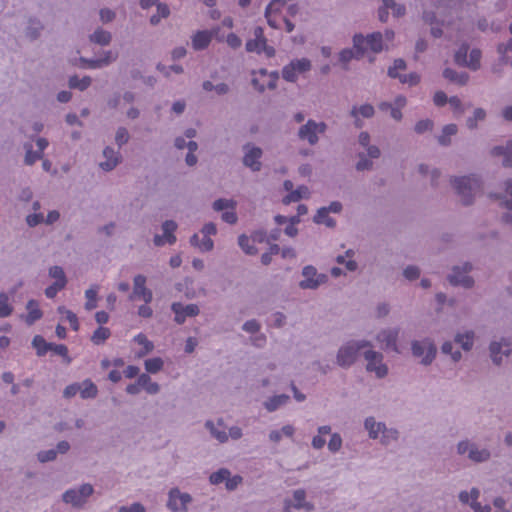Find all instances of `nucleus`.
I'll list each match as a JSON object with an SVG mask.
<instances>
[{"instance_id":"obj_12","label":"nucleus","mask_w":512,"mask_h":512,"mask_svg":"<svg viewBox=\"0 0 512 512\" xmlns=\"http://www.w3.org/2000/svg\"><path fill=\"white\" fill-rule=\"evenodd\" d=\"M399 335V329L398 328H390V329H384L381 330L377 336V341L384 344L385 349H390L394 352H399L397 347V340Z\"/></svg>"},{"instance_id":"obj_15","label":"nucleus","mask_w":512,"mask_h":512,"mask_svg":"<svg viewBox=\"0 0 512 512\" xmlns=\"http://www.w3.org/2000/svg\"><path fill=\"white\" fill-rule=\"evenodd\" d=\"M491 155L495 157L503 156L502 165L504 167H512V140H508L505 145L493 147Z\"/></svg>"},{"instance_id":"obj_17","label":"nucleus","mask_w":512,"mask_h":512,"mask_svg":"<svg viewBox=\"0 0 512 512\" xmlns=\"http://www.w3.org/2000/svg\"><path fill=\"white\" fill-rule=\"evenodd\" d=\"M44 29L42 22L35 18L30 17L28 19L27 27L25 29V35L30 41H35L41 36V32Z\"/></svg>"},{"instance_id":"obj_4","label":"nucleus","mask_w":512,"mask_h":512,"mask_svg":"<svg viewBox=\"0 0 512 512\" xmlns=\"http://www.w3.org/2000/svg\"><path fill=\"white\" fill-rule=\"evenodd\" d=\"M412 355L416 358H421V364L430 365L437 354V348L430 338L423 340H414L411 342Z\"/></svg>"},{"instance_id":"obj_5","label":"nucleus","mask_w":512,"mask_h":512,"mask_svg":"<svg viewBox=\"0 0 512 512\" xmlns=\"http://www.w3.org/2000/svg\"><path fill=\"white\" fill-rule=\"evenodd\" d=\"M94 492L91 484H82L78 489H69L62 495V500L66 504H71L75 508H82L89 496Z\"/></svg>"},{"instance_id":"obj_29","label":"nucleus","mask_w":512,"mask_h":512,"mask_svg":"<svg viewBox=\"0 0 512 512\" xmlns=\"http://www.w3.org/2000/svg\"><path fill=\"white\" fill-rule=\"evenodd\" d=\"M487 113L483 108H475L473 115L468 117L466 120V126L469 130H475L478 127V122H482L486 119Z\"/></svg>"},{"instance_id":"obj_62","label":"nucleus","mask_w":512,"mask_h":512,"mask_svg":"<svg viewBox=\"0 0 512 512\" xmlns=\"http://www.w3.org/2000/svg\"><path fill=\"white\" fill-rule=\"evenodd\" d=\"M342 447V438L340 434L334 433L331 435L330 441L328 443V449L335 453L338 452Z\"/></svg>"},{"instance_id":"obj_43","label":"nucleus","mask_w":512,"mask_h":512,"mask_svg":"<svg viewBox=\"0 0 512 512\" xmlns=\"http://www.w3.org/2000/svg\"><path fill=\"white\" fill-rule=\"evenodd\" d=\"M24 149L26 150L24 163L26 165H33L37 160L41 159L43 156L41 152L33 151L32 145L30 143L24 144Z\"/></svg>"},{"instance_id":"obj_58","label":"nucleus","mask_w":512,"mask_h":512,"mask_svg":"<svg viewBox=\"0 0 512 512\" xmlns=\"http://www.w3.org/2000/svg\"><path fill=\"white\" fill-rule=\"evenodd\" d=\"M130 135L125 127H119L116 131L115 142L121 148L124 144L128 143Z\"/></svg>"},{"instance_id":"obj_44","label":"nucleus","mask_w":512,"mask_h":512,"mask_svg":"<svg viewBox=\"0 0 512 512\" xmlns=\"http://www.w3.org/2000/svg\"><path fill=\"white\" fill-rule=\"evenodd\" d=\"M237 206L236 201L232 199L219 198L213 202V209L215 211H224L226 209L235 210Z\"/></svg>"},{"instance_id":"obj_49","label":"nucleus","mask_w":512,"mask_h":512,"mask_svg":"<svg viewBox=\"0 0 512 512\" xmlns=\"http://www.w3.org/2000/svg\"><path fill=\"white\" fill-rule=\"evenodd\" d=\"M228 477H230V471L228 469L221 468L218 471L213 472L210 475L209 480H210L211 484L218 485V484L226 481V479Z\"/></svg>"},{"instance_id":"obj_33","label":"nucleus","mask_w":512,"mask_h":512,"mask_svg":"<svg viewBox=\"0 0 512 512\" xmlns=\"http://www.w3.org/2000/svg\"><path fill=\"white\" fill-rule=\"evenodd\" d=\"M32 346L36 349L37 356L42 357L51 348V343L47 342L41 335H36L32 340Z\"/></svg>"},{"instance_id":"obj_63","label":"nucleus","mask_w":512,"mask_h":512,"mask_svg":"<svg viewBox=\"0 0 512 512\" xmlns=\"http://www.w3.org/2000/svg\"><path fill=\"white\" fill-rule=\"evenodd\" d=\"M363 356L368 363H380L384 358L382 353L373 350L365 351Z\"/></svg>"},{"instance_id":"obj_22","label":"nucleus","mask_w":512,"mask_h":512,"mask_svg":"<svg viewBox=\"0 0 512 512\" xmlns=\"http://www.w3.org/2000/svg\"><path fill=\"white\" fill-rule=\"evenodd\" d=\"M26 309L29 311L28 315L26 316V323L28 325L34 324L43 316L42 311L38 307V302L34 299H31L27 302Z\"/></svg>"},{"instance_id":"obj_30","label":"nucleus","mask_w":512,"mask_h":512,"mask_svg":"<svg viewBox=\"0 0 512 512\" xmlns=\"http://www.w3.org/2000/svg\"><path fill=\"white\" fill-rule=\"evenodd\" d=\"M134 341L142 346V349L138 352V357H144L154 349V344L152 341L148 340L146 335L143 333H139L134 337Z\"/></svg>"},{"instance_id":"obj_64","label":"nucleus","mask_w":512,"mask_h":512,"mask_svg":"<svg viewBox=\"0 0 512 512\" xmlns=\"http://www.w3.org/2000/svg\"><path fill=\"white\" fill-rule=\"evenodd\" d=\"M242 329L245 332L254 334V333H258L260 331L261 325H260V323L257 320L251 319V320L246 321L243 324Z\"/></svg>"},{"instance_id":"obj_59","label":"nucleus","mask_w":512,"mask_h":512,"mask_svg":"<svg viewBox=\"0 0 512 512\" xmlns=\"http://www.w3.org/2000/svg\"><path fill=\"white\" fill-rule=\"evenodd\" d=\"M434 123L430 119L420 120L415 124L414 131L417 134H423L433 129Z\"/></svg>"},{"instance_id":"obj_24","label":"nucleus","mask_w":512,"mask_h":512,"mask_svg":"<svg viewBox=\"0 0 512 512\" xmlns=\"http://www.w3.org/2000/svg\"><path fill=\"white\" fill-rule=\"evenodd\" d=\"M290 397L286 394L275 395L264 402L267 411H276L279 407L288 403Z\"/></svg>"},{"instance_id":"obj_50","label":"nucleus","mask_w":512,"mask_h":512,"mask_svg":"<svg viewBox=\"0 0 512 512\" xmlns=\"http://www.w3.org/2000/svg\"><path fill=\"white\" fill-rule=\"evenodd\" d=\"M118 55L116 53H113L111 50L104 51L103 57L99 58L98 61L92 62L91 64L94 66H100V68L104 66H108L112 62L116 61Z\"/></svg>"},{"instance_id":"obj_42","label":"nucleus","mask_w":512,"mask_h":512,"mask_svg":"<svg viewBox=\"0 0 512 512\" xmlns=\"http://www.w3.org/2000/svg\"><path fill=\"white\" fill-rule=\"evenodd\" d=\"M238 245L247 255H256L258 253V249L253 244H250V238L245 234H241L238 237Z\"/></svg>"},{"instance_id":"obj_11","label":"nucleus","mask_w":512,"mask_h":512,"mask_svg":"<svg viewBox=\"0 0 512 512\" xmlns=\"http://www.w3.org/2000/svg\"><path fill=\"white\" fill-rule=\"evenodd\" d=\"M133 292L129 296L130 300H134L136 298H142L145 303H150L153 299L152 291L146 288V277L144 275L138 274L133 279Z\"/></svg>"},{"instance_id":"obj_1","label":"nucleus","mask_w":512,"mask_h":512,"mask_svg":"<svg viewBox=\"0 0 512 512\" xmlns=\"http://www.w3.org/2000/svg\"><path fill=\"white\" fill-rule=\"evenodd\" d=\"M450 184L463 206L474 204L475 193L479 189V183L475 178L470 176H454L451 177Z\"/></svg>"},{"instance_id":"obj_9","label":"nucleus","mask_w":512,"mask_h":512,"mask_svg":"<svg viewBox=\"0 0 512 512\" xmlns=\"http://www.w3.org/2000/svg\"><path fill=\"white\" fill-rule=\"evenodd\" d=\"M243 149L246 151L243 157V165L250 168L253 172L260 171L262 167L260 162V158L263 155L262 149L252 146L250 143L245 144Z\"/></svg>"},{"instance_id":"obj_20","label":"nucleus","mask_w":512,"mask_h":512,"mask_svg":"<svg viewBox=\"0 0 512 512\" xmlns=\"http://www.w3.org/2000/svg\"><path fill=\"white\" fill-rule=\"evenodd\" d=\"M468 458L475 463L487 462L491 458V452L486 448L479 449V447L473 443Z\"/></svg>"},{"instance_id":"obj_46","label":"nucleus","mask_w":512,"mask_h":512,"mask_svg":"<svg viewBox=\"0 0 512 512\" xmlns=\"http://www.w3.org/2000/svg\"><path fill=\"white\" fill-rule=\"evenodd\" d=\"M441 352L443 354L450 355L454 362H458L462 358L461 352L458 349L454 350V345L450 341H446L442 344Z\"/></svg>"},{"instance_id":"obj_6","label":"nucleus","mask_w":512,"mask_h":512,"mask_svg":"<svg viewBox=\"0 0 512 512\" xmlns=\"http://www.w3.org/2000/svg\"><path fill=\"white\" fill-rule=\"evenodd\" d=\"M353 49H343L339 53V61L344 64V69H347V64L352 59H361L366 53L365 38L361 33H357L353 36Z\"/></svg>"},{"instance_id":"obj_28","label":"nucleus","mask_w":512,"mask_h":512,"mask_svg":"<svg viewBox=\"0 0 512 512\" xmlns=\"http://www.w3.org/2000/svg\"><path fill=\"white\" fill-rule=\"evenodd\" d=\"M309 195V189L307 186H299L296 190H293L291 191L289 194H287L282 202L285 204V205H288L292 202H298L300 201L303 197H307Z\"/></svg>"},{"instance_id":"obj_19","label":"nucleus","mask_w":512,"mask_h":512,"mask_svg":"<svg viewBox=\"0 0 512 512\" xmlns=\"http://www.w3.org/2000/svg\"><path fill=\"white\" fill-rule=\"evenodd\" d=\"M364 427L369 433L371 439H377L379 433H385L386 425L383 422H376L374 417H367L364 421Z\"/></svg>"},{"instance_id":"obj_10","label":"nucleus","mask_w":512,"mask_h":512,"mask_svg":"<svg viewBox=\"0 0 512 512\" xmlns=\"http://www.w3.org/2000/svg\"><path fill=\"white\" fill-rule=\"evenodd\" d=\"M171 310L175 314L174 321L179 325L185 322L186 317H195L200 313L199 307L196 304H188L184 306L180 302L172 303Z\"/></svg>"},{"instance_id":"obj_3","label":"nucleus","mask_w":512,"mask_h":512,"mask_svg":"<svg viewBox=\"0 0 512 512\" xmlns=\"http://www.w3.org/2000/svg\"><path fill=\"white\" fill-rule=\"evenodd\" d=\"M474 265L470 261H464L460 265L451 267L447 275V281L451 286L472 289L475 286V279L469 274L473 271Z\"/></svg>"},{"instance_id":"obj_18","label":"nucleus","mask_w":512,"mask_h":512,"mask_svg":"<svg viewBox=\"0 0 512 512\" xmlns=\"http://www.w3.org/2000/svg\"><path fill=\"white\" fill-rule=\"evenodd\" d=\"M383 34L381 32H373L368 34L365 38L366 50L369 48L374 53H380L384 49Z\"/></svg>"},{"instance_id":"obj_16","label":"nucleus","mask_w":512,"mask_h":512,"mask_svg":"<svg viewBox=\"0 0 512 512\" xmlns=\"http://www.w3.org/2000/svg\"><path fill=\"white\" fill-rule=\"evenodd\" d=\"M103 156L106 158V161L100 163V167L104 171L113 170L119 163L121 156L118 152H115L112 147L107 146L103 150Z\"/></svg>"},{"instance_id":"obj_34","label":"nucleus","mask_w":512,"mask_h":512,"mask_svg":"<svg viewBox=\"0 0 512 512\" xmlns=\"http://www.w3.org/2000/svg\"><path fill=\"white\" fill-rule=\"evenodd\" d=\"M293 497L295 500L294 508L296 509H305L306 511H311L313 509V505L309 502H305L306 492L303 489L295 490L293 493Z\"/></svg>"},{"instance_id":"obj_38","label":"nucleus","mask_w":512,"mask_h":512,"mask_svg":"<svg viewBox=\"0 0 512 512\" xmlns=\"http://www.w3.org/2000/svg\"><path fill=\"white\" fill-rule=\"evenodd\" d=\"M85 386L83 389L80 387V395L83 399H93L97 396L98 389L97 386L91 382L90 380H85L83 382Z\"/></svg>"},{"instance_id":"obj_25","label":"nucleus","mask_w":512,"mask_h":512,"mask_svg":"<svg viewBox=\"0 0 512 512\" xmlns=\"http://www.w3.org/2000/svg\"><path fill=\"white\" fill-rule=\"evenodd\" d=\"M454 342L461 346L465 351H470L474 343V332L468 331L464 334L458 333L454 337Z\"/></svg>"},{"instance_id":"obj_56","label":"nucleus","mask_w":512,"mask_h":512,"mask_svg":"<svg viewBox=\"0 0 512 512\" xmlns=\"http://www.w3.org/2000/svg\"><path fill=\"white\" fill-rule=\"evenodd\" d=\"M374 107L370 104L362 105L358 110L356 107H353L351 110V115L356 117L357 113H360L364 118H370L374 115Z\"/></svg>"},{"instance_id":"obj_54","label":"nucleus","mask_w":512,"mask_h":512,"mask_svg":"<svg viewBox=\"0 0 512 512\" xmlns=\"http://www.w3.org/2000/svg\"><path fill=\"white\" fill-rule=\"evenodd\" d=\"M481 51L479 49H473L469 54L468 65L472 70H477L480 67Z\"/></svg>"},{"instance_id":"obj_23","label":"nucleus","mask_w":512,"mask_h":512,"mask_svg":"<svg viewBox=\"0 0 512 512\" xmlns=\"http://www.w3.org/2000/svg\"><path fill=\"white\" fill-rule=\"evenodd\" d=\"M458 127L456 124H447L442 129V134L437 137V141L441 146L447 147L451 145V136L456 135Z\"/></svg>"},{"instance_id":"obj_31","label":"nucleus","mask_w":512,"mask_h":512,"mask_svg":"<svg viewBox=\"0 0 512 512\" xmlns=\"http://www.w3.org/2000/svg\"><path fill=\"white\" fill-rule=\"evenodd\" d=\"M92 83L90 76H84L80 79L77 75H73L69 78L68 85L71 89H78L80 91L86 90Z\"/></svg>"},{"instance_id":"obj_2","label":"nucleus","mask_w":512,"mask_h":512,"mask_svg":"<svg viewBox=\"0 0 512 512\" xmlns=\"http://www.w3.org/2000/svg\"><path fill=\"white\" fill-rule=\"evenodd\" d=\"M373 345L368 340H351L342 345L336 355V363L342 368L351 367L357 360L359 352Z\"/></svg>"},{"instance_id":"obj_13","label":"nucleus","mask_w":512,"mask_h":512,"mask_svg":"<svg viewBox=\"0 0 512 512\" xmlns=\"http://www.w3.org/2000/svg\"><path fill=\"white\" fill-rule=\"evenodd\" d=\"M298 137L300 140H307L310 145L318 143V136L316 131V121L309 119L306 124L302 125L298 130Z\"/></svg>"},{"instance_id":"obj_32","label":"nucleus","mask_w":512,"mask_h":512,"mask_svg":"<svg viewBox=\"0 0 512 512\" xmlns=\"http://www.w3.org/2000/svg\"><path fill=\"white\" fill-rule=\"evenodd\" d=\"M502 348V341H492L489 345L491 360L497 366L502 364Z\"/></svg>"},{"instance_id":"obj_26","label":"nucleus","mask_w":512,"mask_h":512,"mask_svg":"<svg viewBox=\"0 0 512 512\" xmlns=\"http://www.w3.org/2000/svg\"><path fill=\"white\" fill-rule=\"evenodd\" d=\"M313 222L315 224H325L328 228H334L336 226V221L329 216L326 207H320L317 210L313 217Z\"/></svg>"},{"instance_id":"obj_35","label":"nucleus","mask_w":512,"mask_h":512,"mask_svg":"<svg viewBox=\"0 0 512 512\" xmlns=\"http://www.w3.org/2000/svg\"><path fill=\"white\" fill-rule=\"evenodd\" d=\"M204 426L210 432L211 436L220 443L228 441V434L224 430H218L213 421L207 420Z\"/></svg>"},{"instance_id":"obj_57","label":"nucleus","mask_w":512,"mask_h":512,"mask_svg":"<svg viewBox=\"0 0 512 512\" xmlns=\"http://www.w3.org/2000/svg\"><path fill=\"white\" fill-rule=\"evenodd\" d=\"M57 458V451L55 449L42 450L37 453V459L41 463L54 461Z\"/></svg>"},{"instance_id":"obj_41","label":"nucleus","mask_w":512,"mask_h":512,"mask_svg":"<svg viewBox=\"0 0 512 512\" xmlns=\"http://www.w3.org/2000/svg\"><path fill=\"white\" fill-rule=\"evenodd\" d=\"M385 7L392 10L394 17H403L406 14V7L403 4H398L394 0H381Z\"/></svg>"},{"instance_id":"obj_14","label":"nucleus","mask_w":512,"mask_h":512,"mask_svg":"<svg viewBox=\"0 0 512 512\" xmlns=\"http://www.w3.org/2000/svg\"><path fill=\"white\" fill-rule=\"evenodd\" d=\"M214 33L208 30L197 31L192 37V47L196 51L206 49L212 41Z\"/></svg>"},{"instance_id":"obj_40","label":"nucleus","mask_w":512,"mask_h":512,"mask_svg":"<svg viewBox=\"0 0 512 512\" xmlns=\"http://www.w3.org/2000/svg\"><path fill=\"white\" fill-rule=\"evenodd\" d=\"M468 51L469 45L467 43H463L459 49L456 51L454 55V61L457 65L465 67L468 65Z\"/></svg>"},{"instance_id":"obj_52","label":"nucleus","mask_w":512,"mask_h":512,"mask_svg":"<svg viewBox=\"0 0 512 512\" xmlns=\"http://www.w3.org/2000/svg\"><path fill=\"white\" fill-rule=\"evenodd\" d=\"M421 275V269L416 265H408L403 269V276L408 281H414L418 279Z\"/></svg>"},{"instance_id":"obj_21","label":"nucleus","mask_w":512,"mask_h":512,"mask_svg":"<svg viewBox=\"0 0 512 512\" xmlns=\"http://www.w3.org/2000/svg\"><path fill=\"white\" fill-rule=\"evenodd\" d=\"M112 40V34L102 28H97L89 35V41L101 46L109 45Z\"/></svg>"},{"instance_id":"obj_61","label":"nucleus","mask_w":512,"mask_h":512,"mask_svg":"<svg viewBox=\"0 0 512 512\" xmlns=\"http://www.w3.org/2000/svg\"><path fill=\"white\" fill-rule=\"evenodd\" d=\"M292 63L298 73H304L311 69V62L306 58L293 60Z\"/></svg>"},{"instance_id":"obj_27","label":"nucleus","mask_w":512,"mask_h":512,"mask_svg":"<svg viewBox=\"0 0 512 512\" xmlns=\"http://www.w3.org/2000/svg\"><path fill=\"white\" fill-rule=\"evenodd\" d=\"M443 77L459 85H465L469 79V75L466 72L458 73L451 68L444 69Z\"/></svg>"},{"instance_id":"obj_45","label":"nucleus","mask_w":512,"mask_h":512,"mask_svg":"<svg viewBox=\"0 0 512 512\" xmlns=\"http://www.w3.org/2000/svg\"><path fill=\"white\" fill-rule=\"evenodd\" d=\"M366 370L369 372H375L377 378L382 379L388 374V367L386 364L380 363H367Z\"/></svg>"},{"instance_id":"obj_37","label":"nucleus","mask_w":512,"mask_h":512,"mask_svg":"<svg viewBox=\"0 0 512 512\" xmlns=\"http://www.w3.org/2000/svg\"><path fill=\"white\" fill-rule=\"evenodd\" d=\"M111 335L110 329L106 327H98L91 336V341L95 345H100L105 342Z\"/></svg>"},{"instance_id":"obj_7","label":"nucleus","mask_w":512,"mask_h":512,"mask_svg":"<svg viewBox=\"0 0 512 512\" xmlns=\"http://www.w3.org/2000/svg\"><path fill=\"white\" fill-rule=\"evenodd\" d=\"M302 276L305 278L299 282L301 289L316 290L322 284L328 282V276L323 273H318L317 269L312 265H307L302 269Z\"/></svg>"},{"instance_id":"obj_48","label":"nucleus","mask_w":512,"mask_h":512,"mask_svg":"<svg viewBox=\"0 0 512 512\" xmlns=\"http://www.w3.org/2000/svg\"><path fill=\"white\" fill-rule=\"evenodd\" d=\"M49 351H52L56 355L61 356L66 364H70L72 361V359L68 355V348L64 344L51 343V348L49 349Z\"/></svg>"},{"instance_id":"obj_39","label":"nucleus","mask_w":512,"mask_h":512,"mask_svg":"<svg viewBox=\"0 0 512 512\" xmlns=\"http://www.w3.org/2000/svg\"><path fill=\"white\" fill-rule=\"evenodd\" d=\"M148 373L156 374L163 369L164 361L160 357L150 358L144 362Z\"/></svg>"},{"instance_id":"obj_51","label":"nucleus","mask_w":512,"mask_h":512,"mask_svg":"<svg viewBox=\"0 0 512 512\" xmlns=\"http://www.w3.org/2000/svg\"><path fill=\"white\" fill-rule=\"evenodd\" d=\"M275 4L285 5V0H272L265 8V18L267 19L268 25L272 28H278L277 22L271 17L272 9Z\"/></svg>"},{"instance_id":"obj_53","label":"nucleus","mask_w":512,"mask_h":512,"mask_svg":"<svg viewBox=\"0 0 512 512\" xmlns=\"http://www.w3.org/2000/svg\"><path fill=\"white\" fill-rule=\"evenodd\" d=\"M8 295L5 293H0V317H8L11 315L13 309L8 305Z\"/></svg>"},{"instance_id":"obj_47","label":"nucleus","mask_w":512,"mask_h":512,"mask_svg":"<svg viewBox=\"0 0 512 512\" xmlns=\"http://www.w3.org/2000/svg\"><path fill=\"white\" fill-rule=\"evenodd\" d=\"M357 157L359 158L358 162L355 165V169L357 171L361 172L372 170L373 162L366 157L365 153L360 152L357 154Z\"/></svg>"},{"instance_id":"obj_8","label":"nucleus","mask_w":512,"mask_h":512,"mask_svg":"<svg viewBox=\"0 0 512 512\" xmlns=\"http://www.w3.org/2000/svg\"><path fill=\"white\" fill-rule=\"evenodd\" d=\"M168 496L167 507L172 512H186L187 505L192 502V496L188 493H181L178 488H172Z\"/></svg>"},{"instance_id":"obj_55","label":"nucleus","mask_w":512,"mask_h":512,"mask_svg":"<svg viewBox=\"0 0 512 512\" xmlns=\"http://www.w3.org/2000/svg\"><path fill=\"white\" fill-rule=\"evenodd\" d=\"M49 276L56 279L55 282H62V283H64V285H66V283H67L65 272H64L63 268L60 266L55 265V266L50 267Z\"/></svg>"},{"instance_id":"obj_36","label":"nucleus","mask_w":512,"mask_h":512,"mask_svg":"<svg viewBox=\"0 0 512 512\" xmlns=\"http://www.w3.org/2000/svg\"><path fill=\"white\" fill-rule=\"evenodd\" d=\"M157 13L150 17L151 25H157L160 23L161 18H167L170 15V9L167 4L157 3Z\"/></svg>"},{"instance_id":"obj_60","label":"nucleus","mask_w":512,"mask_h":512,"mask_svg":"<svg viewBox=\"0 0 512 512\" xmlns=\"http://www.w3.org/2000/svg\"><path fill=\"white\" fill-rule=\"evenodd\" d=\"M282 77L288 82L296 81L297 75H296V70H295V67L293 66L292 61L288 65L284 66V68L282 70Z\"/></svg>"}]
</instances>
